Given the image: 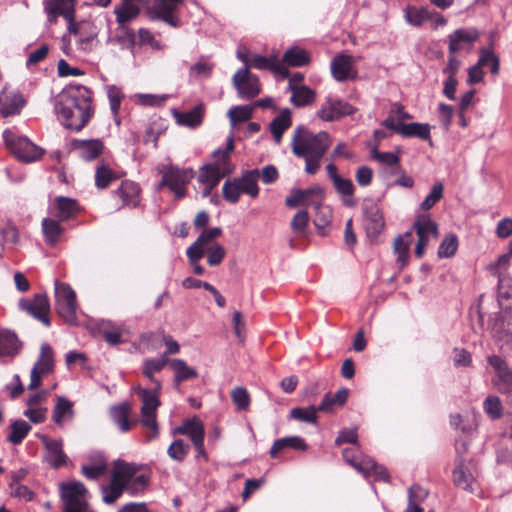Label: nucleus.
Instances as JSON below:
<instances>
[{
  "label": "nucleus",
  "mask_w": 512,
  "mask_h": 512,
  "mask_svg": "<svg viewBox=\"0 0 512 512\" xmlns=\"http://www.w3.org/2000/svg\"><path fill=\"white\" fill-rule=\"evenodd\" d=\"M55 111L67 128L80 131L94 113L91 91L82 85H69L57 96Z\"/></svg>",
  "instance_id": "nucleus-1"
},
{
  "label": "nucleus",
  "mask_w": 512,
  "mask_h": 512,
  "mask_svg": "<svg viewBox=\"0 0 512 512\" xmlns=\"http://www.w3.org/2000/svg\"><path fill=\"white\" fill-rule=\"evenodd\" d=\"M330 145L331 138L327 132L312 133L303 125L295 128L291 141L293 154L305 160V172L310 175L318 172Z\"/></svg>",
  "instance_id": "nucleus-2"
},
{
  "label": "nucleus",
  "mask_w": 512,
  "mask_h": 512,
  "mask_svg": "<svg viewBox=\"0 0 512 512\" xmlns=\"http://www.w3.org/2000/svg\"><path fill=\"white\" fill-rule=\"evenodd\" d=\"M140 466L118 459L114 462L111 472V481L102 487V498L106 504L116 502L124 491L135 495L148 484V477L138 475Z\"/></svg>",
  "instance_id": "nucleus-3"
},
{
  "label": "nucleus",
  "mask_w": 512,
  "mask_h": 512,
  "mask_svg": "<svg viewBox=\"0 0 512 512\" xmlns=\"http://www.w3.org/2000/svg\"><path fill=\"white\" fill-rule=\"evenodd\" d=\"M234 150L233 136H229L224 149H217L212 153V161L204 164L198 175V182L203 184V196L207 197L219 184L221 179L232 174L235 165L231 161V153Z\"/></svg>",
  "instance_id": "nucleus-4"
},
{
  "label": "nucleus",
  "mask_w": 512,
  "mask_h": 512,
  "mask_svg": "<svg viewBox=\"0 0 512 512\" xmlns=\"http://www.w3.org/2000/svg\"><path fill=\"white\" fill-rule=\"evenodd\" d=\"M259 178L258 170H250L244 173L241 177L228 179L224 182L222 187V195L224 200L231 204L239 201L242 193L256 198L259 194V187L257 184Z\"/></svg>",
  "instance_id": "nucleus-5"
},
{
  "label": "nucleus",
  "mask_w": 512,
  "mask_h": 512,
  "mask_svg": "<svg viewBox=\"0 0 512 512\" xmlns=\"http://www.w3.org/2000/svg\"><path fill=\"white\" fill-rule=\"evenodd\" d=\"M148 3V0H122V4L115 8L116 20L122 35H117L116 40L120 44L133 45L135 42V34L130 30L126 23L138 16L141 8Z\"/></svg>",
  "instance_id": "nucleus-6"
},
{
  "label": "nucleus",
  "mask_w": 512,
  "mask_h": 512,
  "mask_svg": "<svg viewBox=\"0 0 512 512\" xmlns=\"http://www.w3.org/2000/svg\"><path fill=\"white\" fill-rule=\"evenodd\" d=\"M363 226L371 242H378L385 229V218L380 203L372 198L364 199L362 204Z\"/></svg>",
  "instance_id": "nucleus-7"
},
{
  "label": "nucleus",
  "mask_w": 512,
  "mask_h": 512,
  "mask_svg": "<svg viewBox=\"0 0 512 512\" xmlns=\"http://www.w3.org/2000/svg\"><path fill=\"white\" fill-rule=\"evenodd\" d=\"M139 395L142 400L141 424L149 430L147 441L156 439L159 435L157 423V408L160 406V400L156 392L149 389H140Z\"/></svg>",
  "instance_id": "nucleus-8"
},
{
  "label": "nucleus",
  "mask_w": 512,
  "mask_h": 512,
  "mask_svg": "<svg viewBox=\"0 0 512 512\" xmlns=\"http://www.w3.org/2000/svg\"><path fill=\"white\" fill-rule=\"evenodd\" d=\"M162 179L158 188L167 186L174 193L177 199L183 198L187 192V184L194 177L191 168L180 169L174 166H167L162 171Z\"/></svg>",
  "instance_id": "nucleus-9"
},
{
  "label": "nucleus",
  "mask_w": 512,
  "mask_h": 512,
  "mask_svg": "<svg viewBox=\"0 0 512 512\" xmlns=\"http://www.w3.org/2000/svg\"><path fill=\"white\" fill-rule=\"evenodd\" d=\"M55 306L56 311L67 323L76 321L77 301L76 293L69 284L55 281Z\"/></svg>",
  "instance_id": "nucleus-10"
},
{
  "label": "nucleus",
  "mask_w": 512,
  "mask_h": 512,
  "mask_svg": "<svg viewBox=\"0 0 512 512\" xmlns=\"http://www.w3.org/2000/svg\"><path fill=\"white\" fill-rule=\"evenodd\" d=\"M413 229L418 237L415 247V256L421 258L429 243L438 238V225L431 219L429 214H419L413 223Z\"/></svg>",
  "instance_id": "nucleus-11"
},
{
  "label": "nucleus",
  "mask_w": 512,
  "mask_h": 512,
  "mask_svg": "<svg viewBox=\"0 0 512 512\" xmlns=\"http://www.w3.org/2000/svg\"><path fill=\"white\" fill-rule=\"evenodd\" d=\"M5 143L11 148L14 154L24 162H33L41 158L43 150L33 144L29 139L16 137L10 130L3 132Z\"/></svg>",
  "instance_id": "nucleus-12"
},
{
  "label": "nucleus",
  "mask_w": 512,
  "mask_h": 512,
  "mask_svg": "<svg viewBox=\"0 0 512 512\" xmlns=\"http://www.w3.org/2000/svg\"><path fill=\"white\" fill-rule=\"evenodd\" d=\"M48 21L55 22L58 16L64 17L68 22V30L78 34L79 24L74 21L75 8L70 0H50L45 4Z\"/></svg>",
  "instance_id": "nucleus-13"
},
{
  "label": "nucleus",
  "mask_w": 512,
  "mask_h": 512,
  "mask_svg": "<svg viewBox=\"0 0 512 512\" xmlns=\"http://www.w3.org/2000/svg\"><path fill=\"white\" fill-rule=\"evenodd\" d=\"M232 83L243 99H252L261 92L258 76L251 74L247 67L239 69L232 78Z\"/></svg>",
  "instance_id": "nucleus-14"
},
{
  "label": "nucleus",
  "mask_w": 512,
  "mask_h": 512,
  "mask_svg": "<svg viewBox=\"0 0 512 512\" xmlns=\"http://www.w3.org/2000/svg\"><path fill=\"white\" fill-rule=\"evenodd\" d=\"M54 368V354L51 346L43 343L40 348V355L38 361L34 364L31 370V379L28 389L33 390L40 386L41 378L53 371Z\"/></svg>",
  "instance_id": "nucleus-15"
},
{
  "label": "nucleus",
  "mask_w": 512,
  "mask_h": 512,
  "mask_svg": "<svg viewBox=\"0 0 512 512\" xmlns=\"http://www.w3.org/2000/svg\"><path fill=\"white\" fill-rule=\"evenodd\" d=\"M489 365L494 369L496 377L492 380L493 386L501 393L512 391V369L508 363L498 355L487 358Z\"/></svg>",
  "instance_id": "nucleus-16"
},
{
  "label": "nucleus",
  "mask_w": 512,
  "mask_h": 512,
  "mask_svg": "<svg viewBox=\"0 0 512 512\" xmlns=\"http://www.w3.org/2000/svg\"><path fill=\"white\" fill-rule=\"evenodd\" d=\"M355 111L351 104L328 97L318 110L317 116L324 121H334L352 115Z\"/></svg>",
  "instance_id": "nucleus-17"
},
{
  "label": "nucleus",
  "mask_w": 512,
  "mask_h": 512,
  "mask_svg": "<svg viewBox=\"0 0 512 512\" xmlns=\"http://www.w3.org/2000/svg\"><path fill=\"white\" fill-rule=\"evenodd\" d=\"M141 189L139 185L131 180H124L119 187L113 191L114 198H119L118 209L129 207L135 208L139 205Z\"/></svg>",
  "instance_id": "nucleus-18"
},
{
  "label": "nucleus",
  "mask_w": 512,
  "mask_h": 512,
  "mask_svg": "<svg viewBox=\"0 0 512 512\" xmlns=\"http://www.w3.org/2000/svg\"><path fill=\"white\" fill-rule=\"evenodd\" d=\"M25 104L26 100L18 90L4 88L0 92V114L3 117L20 114Z\"/></svg>",
  "instance_id": "nucleus-19"
},
{
  "label": "nucleus",
  "mask_w": 512,
  "mask_h": 512,
  "mask_svg": "<svg viewBox=\"0 0 512 512\" xmlns=\"http://www.w3.org/2000/svg\"><path fill=\"white\" fill-rule=\"evenodd\" d=\"M479 38V33L474 28H460L448 36L449 53L456 54L466 48H470Z\"/></svg>",
  "instance_id": "nucleus-20"
},
{
  "label": "nucleus",
  "mask_w": 512,
  "mask_h": 512,
  "mask_svg": "<svg viewBox=\"0 0 512 512\" xmlns=\"http://www.w3.org/2000/svg\"><path fill=\"white\" fill-rule=\"evenodd\" d=\"M20 306L23 310H26L33 317L40 320L45 326L50 325V319L48 317L50 304L46 295L37 294L32 300L21 301Z\"/></svg>",
  "instance_id": "nucleus-21"
},
{
  "label": "nucleus",
  "mask_w": 512,
  "mask_h": 512,
  "mask_svg": "<svg viewBox=\"0 0 512 512\" xmlns=\"http://www.w3.org/2000/svg\"><path fill=\"white\" fill-rule=\"evenodd\" d=\"M490 333L500 351L507 352L512 349V329L510 323L500 319L499 315L494 317Z\"/></svg>",
  "instance_id": "nucleus-22"
},
{
  "label": "nucleus",
  "mask_w": 512,
  "mask_h": 512,
  "mask_svg": "<svg viewBox=\"0 0 512 512\" xmlns=\"http://www.w3.org/2000/svg\"><path fill=\"white\" fill-rule=\"evenodd\" d=\"M323 190L319 186H314L309 189L301 190L294 189L291 195L286 198L285 203L288 207L294 208L298 205H313L320 201Z\"/></svg>",
  "instance_id": "nucleus-23"
},
{
  "label": "nucleus",
  "mask_w": 512,
  "mask_h": 512,
  "mask_svg": "<svg viewBox=\"0 0 512 512\" xmlns=\"http://www.w3.org/2000/svg\"><path fill=\"white\" fill-rule=\"evenodd\" d=\"M249 68H254L257 70H269L282 76L283 78H287L289 76L287 67L281 63L276 55L266 57L259 54H252Z\"/></svg>",
  "instance_id": "nucleus-24"
},
{
  "label": "nucleus",
  "mask_w": 512,
  "mask_h": 512,
  "mask_svg": "<svg viewBox=\"0 0 512 512\" xmlns=\"http://www.w3.org/2000/svg\"><path fill=\"white\" fill-rule=\"evenodd\" d=\"M71 146L78 156L85 161L96 159L104 149L103 142L99 139H74L71 141Z\"/></svg>",
  "instance_id": "nucleus-25"
},
{
  "label": "nucleus",
  "mask_w": 512,
  "mask_h": 512,
  "mask_svg": "<svg viewBox=\"0 0 512 512\" xmlns=\"http://www.w3.org/2000/svg\"><path fill=\"white\" fill-rule=\"evenodd\" d=\"M453 482L460 489L469 492H474L475 490V477L471 473L466 461L460 457L456 459V467L453 470Z\"/></svg>",
  "instance_id": "nucleus-26"
},
{
  "label": "nucleus",
  "mask_w": 512,
  "mask_h": 512,
  "mask_svg": "<svg viewBox=\"0 0 512 512\" xmlns=\"http://www.w3.org/2000/svg\"><path fill=\"white\" fill-rule=\"evenodd\" d=\"M42 442L45 446L44 459L50 466L53 468H59L66 464L67 456L63 452L61 440L43 437Z\"/></svg>",
  "instance_id": "nucleus-27"
},
{
  "label": "nucleus",
  "mask_w": 512,
  "mask_h": 512,
  "mask_svg": "<svg viewBox=\"0 0 512 512\" xmlns=\"http://www.w3.org/2000/svg\"><path fill=\"white\" fill-rule=\"evenodd\" d=\"M173 434L188 436L192 443L200 442L205 438V429L203 422L196 416L185 419L182 425L173 429Z\"/></svg>",
  "instance_id": "nucleus-28"
},
{
  "label": "nucleus",
  "mask_w": 512,
  "mask_h": 512,
  "mask_svg": "<svg viewBox=\"0 0 512 512\" xmlns=\"http://www.w3.org/2000/svg\"><path fill=\"white\" fill-rule=\"evenodd\" d=\"M331 72L333 77L339 82L354 78L356 72L353 70L352 56L344 54L337 55L331 62Z\"/></svg>",
  "instance_id": "nucleus-29"
},
{
  "label": "nucleus",
  "mask_w": 512,
  "mask_h": 512,
  "mask_svg": "<svg viewBox=\"0 0 512 512\" xmlns=\"http://www.w3.org/2000/svg\"><path fill=\"white\" fill-rule=\"evenodd\" d=\"M285 449L306 451L308 449V444L300 436H289L279 438L274 441L273 445L270 448L269 454L271 458H276L278 454L284 451Z\"/></svg>",
  "instance_id": "nucleus-30"
},
{
  "label": "nucleus",
  "mask_w": 512,
  "mask_h": 512,
  "mask_svg": "<svg viewBox=\"0 0 512 512\" xmlns=\"http://www.w3.org/2000/svg\"><path fill=\"white\" fill-rule=\"evenodd\" d=\"M169 365L174 372L173 384L176 389H179L182 382L198 377L197 370L188 366L182 359H172L169 361Z\"/></svg>",
  "instance_id": "nucleus-31"
},
{
  "label": "nucleus",
  "mask_w": 512,
  "mask_h": 512,
  "mask_svg": "<svg viewBox=\"0 0 512 512\" xmlns=\"http://www.w3.org/2000/svg\"><path fill=\"white\" fill-rule=\"evenodd\" d=\"M205 108L203 104H198L190 111L179 112L173 111V116L176 120V123L181 126H186L189 128H196L200 126L203 122Z\"/></svg>",
  "instance_id": "nucleus-32"
},
{
  "label": "nucleus",
  "mask_w": 512,
  "mask_h": 512,
  "mask_svg": "<svg viewBox=\"0 0 512 512\" xmlns=\"http://www.w3.org/2000/svg\"><path fill=\"white\" fill-rule=\"evenodd\" d=\"M55 217L59 221H67L74 217L79 211L77 200L64 196H57L54 199Z\"/></svg>",
  "instance_id": "nucleus-33"
},
{
  "label": "nucleus",
  "mask_w": 512,
  "mask_h": 512,
  "mask_svg": "<svg viewBox=\"0 0 512 512\" xmlns=\"http://www.w3.org/2000/svg\"><path fill=\"white\" fill-rule=\"evenodd\" d=\"M183 0H158L156 4L157 16L172 27L179 25V19L175 11Z\"/></svg>",
  "instance_id": "nucleus-34"
},
{
  "label": "nucleus",
  "mask_w": 512,
  "mask_h": 512,
  "mask_svg": "<svg viewBox=\"0 0 512 512\" xmlns=\"http://www.w3.org/2000/svg\"><path fill=\"white\" fill-rule=\"evenodd\" d=\"M344 460L357 471L366 472L374 465V460L368 456L359 454L358 448H346L342 452Z\"/></svg>",
  "instance_id": "nucleus-35"
},
{
  "label": "nucleus",
  "mask_w": 512,
  "mask_h": 512,
  "mask_svg": "<svg viewBox=\"0 0 512 512\" xmlns=\"http://www.w3.org/2000/svg\"><path fill=\"white\" fill-rule=\"evenodd\" d=\"M21 348V343L15 333L0 329V356H14Z\"/></svg>",
  "instance_id": "nucleus-36"
},
{
  "label": "nucleus",
  "mask_w": 512,
  "mask_h": 512,
  "mask_svg": "<svg viewBox=\"0 0 512 512\" xmlns=\"http://www.w3.org/2000/svg\"><path fill=\"white\" fill-rule=\"evenodd\" d=\"M291 112L289 109L283 110L276 118L270 123V132L276 144H280L284 132L291 126Z\"/></svg>",
  "instance_id": "nucleus-37"
},
{
  "label": "nucleus",
  "mask_w": 512,
  "mask_h": 512,
  "mask_svg": "<svg viewBox=\"0 0 512 512\" xmlns=\"http://www.w3.org/2000/svg\"><path fill=\"white\" fill-rule=\"evenodd\" d=\"M213 243H215L214 238L209 234V231L203 230L196 241L187 248V257H191L193 260L201 259L204 256L205 249Z\"/></svg>",
  "instance_id": "nucleus-38"
},
{
  "label": "nucleus",
  "mask_w": 512,
  "mask_h": 512,
  "mask_svg": "<svg viewBox=\"0 0 512 512\" xmlns=\"http://www.w3.org/2000/svg\"><path fill=\"white\" fill-rule=\"evenodd\" d=\"M213 243H215L214 238L209 234V231L203 230L196 241L187 248V257H191L193 260L201 259L204 256L205 249Z\"/></svg>",
  "instance_id": "nucleus-39"
},
{
  "label": "nucleus",
  "mask_w": 512,
  "mask_h": 512,
  "mask_svg": "<svg viewBox=\"0 0 512 512\" xmlns=\"http://www.w3.org/2000/svg\"><path fill=\"white\" fill-rule=\"evenodd\" d=\"M498 303L502 309H512V277L499 276Z\"/></svg>",
  "instance_id": "nucleus-40"
},
{
  "label": "nucleus",
  "mask_w": 512,
  "mask_h": 512,
  "mask_svg": "<svg viewBox=\"0 0 512 512\" xmlns=\"http://www.w3.org/2000/svg\"><path fill=\"white\" fill-rule=\"evenodd\" d=\"M336 192L341 196L342 202L348 207L355 206L354 196V185L353 182L348 178L339 177L332 182Z\"/></svg>",
  "instance_id": "nucleus-41"
},
{
  "label": "nucleus",
  "mask_w": 512,
  "mask_h": 512,
  "mask_svg": "<svg viewBox=\"0 0 512 512\" xmlns=\"http://www.w3.org/2000/svg\"><path fill=\"white\" fill-rule=\"evenodd\" d=\"M73 404L65 397H58L57 403L53 409V421L62 426L66 420H70L73 417Z\"/></svg>",
  "instance_id": "nucleus-42"
},
{
  "label": "nucleus",
  "mask_w": 512,
  "mask_h": 512,
  "mask_svg": "<svg viewBox=\"0 0 512 512\" xmlns=\"http://www.w3.org/2000/svg\"><path fill=\"white\" fill-rule=\"evenodd\" d=\"M281 63H283L285 67H301L309 63V55L304 49L291 47L283 54Z\"/></svg>",
  "instance_id": "nucleus-43"
},
{
  "label": "nucleus",
  "mask_w": 512,
  "mask_h": 512,
  "mask_svg": "<svg viewBox=\"0 0 512 512\" xmlns=\"http://www.w3.org/2000/svg\"><path fill=\"white\" fill-rule=\"evenodd\" d=\"M288 88L292 92L291 102L295 106L300 107L308 105L313 103L315 100V92L307 86H296L291 83Z\"/></svg>",
  "instance_id": "nucleus-44"
},
{
  "label": "nucleus",
  "mask_w": 512,
  "mask_h": 512,
  "mask_svg": "<svg viewBox=\"0 0 512 512\" xmlns=\"http://www.w3.org/2000/svg\"><path fill=\"white\" fill-rule=\"evenodd\" d=\"M405 20L413 27H421L428 22L429 8L425 6H407L404 11Z\"/></svg>",
  "instance_id": "nucleus-45"
},
{
  "label": "nucleus",
  "mask_w": 512,
  "mask_h": 512,
  "mask_svg": "<svg viewBox=\"0 0 512 512\" xmlns=\"http://www.w3.org/2000/svg\"><path fill=\"white\" fill-rule=\"evenodd\" d=\"M42 230L45 241L51 246L57 243L60 235L64 232L60 221L53 218H44L42 220Z\"/></svg>",
  "instance_id": "nucleus-46"
},
{
  "label": "nucleus",
  "mask_w": 512,
  "mask_h": 512,
  "mask_svg": "<svg viewBox=\"0 0 512 512\" xmlns=\"http://www.w3.org/2000/svg\"><path fill=\"white\" fill-rule=\"evenodd\" d=\"M399 134L404 137H418L422 140L430 139V126L423 123L401 124Z\"/></svg>",
  "instance_id": "nucleus-47"
},
{
  "label": "nucleus",
  "mask_w": 512,
  "mask_h": 512,
  "mask_svg": "<svg viewBox=\"0 0 512 512\" xmlns=\"http://www.w3.org/2000/svg\"><path fill=\"white\" fill-rule=\"evenodd\" d=\"M120 178V175L106 164L97 166L95 171V186L98 189L107 188L113 181Z\"/></svg>",
  "instance_id": "nucleus-48"
},
{
  "label": "nucleus",
  "mask_w": 512,
  "mask_h": 512,
  "mask_svg": "<svg viewBox=\"0 0 512 512\" xmlns=\"http://www.w3.org/2000/svg\"><path fill=\"white\" fill-rule=\"evenodd\" d=\"M130 407L127 404H121L112 407L110 410V416L113 422L118 426L122 432H127L131 428L129 422Z\"/></svg>",
  "instance_id": "nucleus-49"
},
{
  "label": "nucleus",
  "mask_w": 512,
  "mask_h": 512,
  "mask_svg": "<svg viewBox=\"0 0 512 512\" xmlns=\"http://www.w3.org/2000/svg\"><path fill=\"white\" fill-rule=\"evenodd\" d=\"M8 441L14 445H19L31 430V425L25 420L19 419L11 423Z\"/></svg>",
  "instance_id": "nucleus-50"
},
{
  "label": "nucleus",
  "mask_w": 512,
  "mask_h": 512,
  "mask_svg": "<svg viewBox=\"0 0 512 512\" xmlns=\"http://www.w3.org/2000/svg\"><path fill=\"white\" fill-rule=\"evenodd\" d=\"M316 214L314 217V225L319 233L325 234L324 230L328 227L332 220V211L328 206H323L320 201L314 206Z\"/></svg>",
  "instance_id": "nucleus-51"
},
{
  "label": "nucleus",
  "mask_w": 512,
  "mask_h": 512,
  "mask_svg": "<svg viewBox=\"0 0 512 512\" xmlns=\"http://www.w3.org/2000/svg\"><path fill=\"white\" fill-rule=\"evenodd\" d=\"M318 407L311 405L306 408L296 407L290 411L291 418L305 422L315 424L317 422Z\"/></svg>",
  "instance_id": "nucleus-52"
},
{
  "label": "nucleus",
  "mask_w": 512,
  "mask_h": 512,
  "mask_svg": "<svg viewBox=\"0 0 512 512\" xmlns=\"http://www.w3.org/2000/svg\"><path fill=\"white\" fill-rule=\"evenodd\" d=\"M458 238L455 234L446 235L439 245L437 255L439 258H450L458 249Z\"/></svg>",
  "instance_id": "nucleus-53"
},
{
  "label": "nucleus",
  "mask_w": 512,
  "mask_h": 512,
  "mask_svg": "<svg viewBox=\"0 0 512 512\" xmlns=\"http://www.w3.org/2000/svg\"><path fill=\"white\" fill-rule=\"evenodd\" d=\"M189 450L190 446L188 444H185L182 439H176L168 447L167 454L172 460L180 463L185 460Z\"/></svg>",
  "instance_id": "nucleus-54"
},
{
  "label": "nucleus",
  "mask_w": 512,
  "mask_h": 512,
  "mask_svg": "<svg viewBox=\"0 0 512 512\" xmlns=\"http://www.w3.org/2000/svg\"><path fill=\"white\" fill-rule=\"evenodd\" d=\"M253 109L246 106H234L229 109L228 117L231 123L232 128H235L237 123L245 122L252 117Z\"/></svg>",
  "instance_id": "nucleus-55"
},
{
  "label": "nucleus",
  "mask_w": 512,
  "mask_h": 512,
  "mask_svg": "<svg viewBox=\"0 0 512 512\" xmlns=\"http://www.w3.org/2000/svg\"><path fill=\"white\" fill-rule=\"evenodd\" d=\"M444 193V186L441 182H437L432 186L430 193L421 202L420 208L424 211L430 210L437 202H439Z\"/></svg>",
  "instance_id": "nucleus-56"
},
{
  "label": "nucleus",
  "mask_w": 512,
  "mask_h": 512,
  "mask_svg": "<svg viewBox=\"0 0 512 512\" xmlns=\"http://www.w3.org/2000/svg\"><path fill=\"white\" fill-rule=\"evenodd\" d=\"M484 411L492 418L498 419L503 415V407L497 396L490 395L484 401Z\"/></svg>",
  "instance_id": "nucleus-57"
},
{
  "label": "nucleus",
  "mask_w": 512,
  "mask_h": 512,
  "mask_svg": "<svg viewBox=\"0 0 512 512\" xmlns=\"http://www.w3.org/2000/svg\"><path fill=\"white\" fill-rule=\"evenodd\" d=\"M394 252L397 254V262L400 267H404L409 258V244L405 242L403 236H398L394 240Z\"/></svg>",
  "instance_id": "nucleus-58"
},
{
  "label": "nucleus",
  "mask_w": 512,
  "mask_h": 512,
  "mask_svg": "<svg viewBox=\"0 0 512 512\" xmlns=\"http://www.w3.org/2000/svg\"><path fill=\"white\" fill-rule=\"evenodd\" d=\"M231 398L238 410H247L250 405V395L244 387H236L231 392Z\"/></svg>",
  "instance_id": "nucleus-59"
},
{
  "label": "nucleus",
  "mask_w": 512,
  "mask_h": 512,
  "mask_svg": "<svg viewBox=\"0 0 512 512\" xmlns=\"http://www.w3.org/2000/svg\"><path fill=\"white\" fill-rule=\"evenodd\" d=\"M309 223V214L306 210L297 212L291 221V228L296 235L302 236L305 234L306 228Z\"/></svg>",
  "instance_id": "nucleus-60"
},
{
  "label": "nucleus",
  "mask_w": 512,
  "mask_h": 512,
  "mask_svg": "<svg viewBox=\"0 0 512 512\" xmlns=\"http://www.w3.org/2000/svg\"><path fill=\"white\" fill-rule=\"evenodd\" d=\"M205 252H208L207 263L210 266L219 265L226 255L225 248L219 243H213L205 249Z\"/></svg>",
  "instance_id": "nucleus-61"
},
{
  "label": "nucleus",
  "mask_w": 512,
  "mask_h": 512,
  "mask_svg": "<svg viewBox=\"0 0 512 512\" xmlns=\"http://www.w3.org/2000/svg\"><path fill=\"white\" fill-rule=\"evenodd\" d=\"M371 157L385 166H396L399 164L400 158L396 153L393 152H380L375 147L371 150Z\"/></svg>",
  "instance_id": "nucleus-62"
},
{
  "label": "nucleus",
  "mask_w": 512,
  "mask_h": 512,
  "mask_svg": "<svg viewBox=\"0 0 512 512\" xmlns=\"http://www.w3.org/2000/svg\"><path fill=\"white\" fill-rule=\"evenodd\" d=\"M485 65V59L479 58L478 62L471 66L468 69V83L469 84H476L483 80V69L482 67Z\"/></svg>",
  "instance_id": "nucleus-63"
},
{
  "label": "nucleus",
  "mask_w": 512,
  "mask_h": 512,
  "mask_svg": "<svg viewBox=\"0 0 512 512\" xmlns=\"http://www.w3.org/2000/svg\"><path fill=\"white\" fill-rule=\"evenodd\" d=\"M212 70H213V64L208 63L203 60H199L198 62H196L194 65L191 66L190 75L192 77H200V76L209 77L212 73Z\"/></svg>",
  "instance_id": "nucleus-64"
}]
</instances>
